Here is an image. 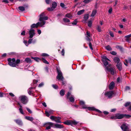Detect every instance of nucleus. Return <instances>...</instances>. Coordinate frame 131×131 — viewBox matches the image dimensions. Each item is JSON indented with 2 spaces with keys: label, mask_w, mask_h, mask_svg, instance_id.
Listing matches in <instances>:
<instances>
[{
  "label": "nucleus",
  "mask_w": 131,
  "mask_h": 131,
  "mask_svg": "<svg viewBox=\"0 0 131 131\" xmlns=\"http://www.w3.org/2000/svg\"><path fill=\"white\" fill-rule=\"evenodd\" d=\"M45 14L44 13L41 14L39 16V20L40 22H38L36 24H32L31 26V28H37L39 26L41 27H44V25L46 23L45 21L47 20L48 18L47 16H45Z\"/></svg>",
  "instance_id": "obj_1"
},
{
  "label": "nucleus",
  "mask_w": 131,
  "mask_h": 131,
  "mask_svg": "<svg viewBox=\"0 0 131 131\" xmlns=\"http://www.w3.org/2000/svg\"><path fill=\"white\" fill-rule=\"evenodd\" d=\"M101 57L102 59V61L105 66L106 72H110L113 75L114 73V69L111 67L110 64H108V61H110V60L105 56H102Z\"/></svg>",
  "instance_id": "obj_2"
},
{
  "label": "nucleus",
  "mask_w": 131,
  "mask_h": 131,
  "mask_svg": "<svg viewBox=\"0 0 131 131\" xmlns=\"http://www.w3.org/2000/svg\"><path fill=\"white\" fill-rule=\"evenodd\" d=\"M80 103L82 106V108L83 109L87 108L89 111H95L99 113H100L99 114H96V115H97L103 117H104V115L102 113L101 111L99 110L96 109L93 107L86 106V105L85 104L84 102L83 101H80Z\"/></svg>",
  "instance_id": "obj_3"
},
{
  "label": "nucleus",
  "mask_w": 131,
  "mask_h": 131,
  "mask_svg": "<svg viewBox=\"0 0 131 131\" xmlns=\"http://www.w3.org/2000/svg\"><path fill=\"white\" fill-rule=\"evenodd\" d=\"M46 126V130L50 129L51 127L59 129L64 128V126L62 125L57 123L55 124L51 122H47L44 123L43 126Z\"/></svg>",
  "instance_id": "obj_4"
},
{
  "label": "nucleus",
  "mask_w": 131,
  "mask_h": 131,
  "mask_svg": "<svg viewBox=\"0 0 131 131\" xmlns=\"http://www.w3.org/2000/svg\"><path fill=\"white\" fill-rule=\"evenodd\" d=\"M38 82V80H34L33 81V84H31V85H34V87H31L28 90V94L30 95L34 96V94L32 92V90L35 89L36 86V83Z\"/></svg>",
  "instance_id": "obj_5"
},
{
  "label": "nucleus",
  "mask_w": 131,
  "mask_h": 131,
  "mask_svg": "<svg viewBox=\"0 0 131 131\" xmlns=\"http://www.w3.org/2000/svg\"><path fill=\"white\" fill-rule=\"evenodd\" d=\"M18 99L24 104H26L28 101L27 97L25 95L20 96L18 97Z\"/></svg>",
  "instance_id": "obj_6"
},
{
  "label": "nucleus",
  "mask_w": 131,
  "mask_h": 131,
  "mask_svg": "<svg viewBox=\"0 0 131 131\" xmlns=\"http://www.w3.org/2000/svg\"><path fill=\"white\" fill-rule=\"evenodd\" d=\"M57 70L58 75L56 77V79L59 81L64 79L63 74L61 71L58 68H57Z\"/></svg>",
  "instance_id": "obj_7"
},
{
  "label": "nucleus",
  "mask_w": 131,
  "mask_h": 131,
  "mask_svg": "<svg viewBox=\"0 0 131 131\" xmlns=\"http://www.w3.org/2000/svg\"><path fill=\"white\" fill-rule=\"evenodd\" d=\"M129 126L128 124L123 123L121 126V128L123 131H130L129 129Z\"/></svg>",
  "instance_id": "obj_8"
},
{
  "label": "nucleus",
  "mask_w": 131,
  "mask_h": 131,
  "mask_svg": "<svg viewBox=\"0 0 131 131\" xmlns=\"http://www.w3.org/2000/svg\"><path fill=\"white\" fill-rule=\"evenodd\" d=\"M35 30L32 28H30L29 30V34L30 38H32L35 35Z\"/></svg>",
  "instance_id": "obj_9"
},
{
  "label": "nucleus",
  "mask_w": 131,
  "mask_h": 131,
  "mask_svg": "<svg viewBox=\"0 0 131 131\" xmlns=\"http://www.w3.org/2000/svg\"><path fill=\"white\" fill-rule=\"evenodd\" d=\"M114 94V93L112 91H110L105 93V95L109 98H112V95Z\"/></svg>",
  "instance_id": "obj_10"
},
{
  "label": "nucleus",
  "mask_w": 131,
  "mask_h": 131,
  "mask_svg": "<svg viewBox=\"0 0 131 131\" xmlns=\"http://www.w3.org/2000/svg\"><path fill=\"white\" fill-rule=\"evenodd\" d=\"M70 95L71 93L68 92L67 95V98L68 99L70 102H73L74 101V96L72 95L70 97H69V96Z\"/></svg>",
  "instance_id": "obj_11"
},
{
  "label": "nucleus",
  "mask_w": 131,
  "mask_h": 131,
  "mask_svg": "<svg viewBox=\"0 0 131 131\" xmlns=\"http://www.w3.org/2000/svg\"><path fill=\"white\" fill-rule=\"evenodd\" d=\"M14 121L17 125L20 126L23 125V123L20 119H14Z\"/></svg>",
  "instance_id": "obj_12"
},
{
  "label": "nucleus",
  "mask_w": 131,
  "mask_h": 131,
  "mask_svg": "<svg viewBox=\"0 0 131 131\" xmlns=\"http://www.w3.org/2000/svg\"><path fill=\"white\" fill-rule=\"evenodd\" d=\"M8 61V64L10 66L15 67L16 65L15 63L11 61V59L10 58H8L7 59Z\"/></svg>",
  "instance_id": "obj_13"
},
{
  "label": "nucleus",
  "mask_w": 131,
  "mask_h": 131,
  "mask_svg": "<svg viewBox=\"0 0 131 131\" xmlns=\"http://www.w3.org/2000/svg\"><path fill=\"white\" fill-rule=\"evenodd\" d=\"M117 119H121L124 117V114H116Z\"/></svg>",
  "instance_id": "obj_14"
},
{
  "label": "nucleus",
  "mask_w": 131,
  "mask_h": 131,
  "mask_svg": "<svg viewBox=\"0 0 131 131\" xmlns=\"http://www.w3.org/2000/svg\"><path fill=\"white\" fill-rule=\"evenodd\" d=\"M115 86V84L114 82H112L110 84L109 88L110 90H112L113 89Z\"/></svg>",
  "instance_id": "obj_15"
},
{
  "label": "nucleus",
  "mask_w": 131,
  "mask_h": 131,
  "mask_svg": "<svg viewBox=\"0 0 131 131\" xmlns=\"http://www.w3.org/2000/svg\"><path fill=\"white\" fill-rule=\"evenodd\" d=\"M116 67L117 69L119 71L122 70V65L120 63H117L116 64Z\"/></svg>",
  "instance_id": "obj_16"
},
{
  "label": "nucleus",
  "mask_w": 131,
  "mask_h": 131,
  "mask_svg": "<svg viewBox=\"0 0 131 131\" xmlns=\"http://www.w3.org/2000/svg\"><path fill=\"white\" fill-rule=\"evenodd\" d=\"M25 118L28 121L31 122H32L34 119L33 117L28 116H26L25 117Z\"/></svg>",
  "instance_id": "obj_17"
},
{
  "label": "nucleus",
  "mask_w": 131,
  "mask_h": 131,
  "mask_svg": "<svg viewBox=\"0 0 131 131\" xmlns=\"http://www.w3.org/2000/svg\"><path fill=\"white\" fill-rule=\"evenodd\" d=\"M61 118L59 117H56V120H55V122L57 123H61L62 122L60 120Z\"/></svg>",
  "instance_id": "obj_18"
},
{
  "label": "nucleus",
  "mask_w": 131,
  "mask_h": 131,
  "mask_svg": "<svg viewBox=\"0 0 131 131\" xmlns=\"http://www.w3.org/2000/svg\"><path fill=\"white\" fill-rule=\"evenodd\" d=\"M78 122L75 121H71V125L72 126H73L77 125Z\"/></svg>",
  "instance_id": "obj_19"
},
{
  "label": "nucleus",
  "mask_w": 131,
  "mask_h": 131,
  "mask_svg": "<svg viewBox=\"0 0 131 131\" xmlns=\"http://www.w3.org/2000/svg\"><path fill=\"white\" fill-rule=\"evenodd\" d=\"M113 60L115 62L117 63H119V62L120 60L119 59L118 57H115L114 58Z\"/></svg>",
  "instance_id": "obj_20"
},
{
  "label": "nucleus",
  "mask_w": 131,
  "mask_h": 131,
  "mask_svg": "<svg viewBox=\"0 0 131 131\" xmlns=\"http://www.w3.org/2000/svg\"><path fill=\"white\" fill-rule=\"evenodd\" d=\"M97 12L96 10V9L93 10L92 13L91 15V16L92 17H94L96 14Z\"/></svg>",
  "instance_id": "obj_21"
},
{
  "label": "nucleus",
  "mask_w": 131,
  "mask_h": 131,
  "mask_svg": "<svg viewBox=\"0 0 131 131\" xmlns=\"http://www.w3.org/2000/svg\"><path fill=\"white\" fill-rule=\"evenodd\" d=\"M31 58L37 62H39L41 60V59L38 57H32Z\"/></svg>",
  "instance_id": "obj_22"
},
{
  "label": "nucleus",
  "mask_w": 131,
  "mask_h": 131,
  "mask_svg": "<svg viewBox=\"0 0 131 131\" xmlns=\"http://www.w3.org/2000/svg\"><path fill=\"white\" fill-rule=\"evenodd\" d=\"M57 5V3L55 2H54L52 3L51 6L52 8L54 9L56 7Z\"/></svg>",
  "instance_id": "obj_23"
},
{
  "label": "nucleus",
  "mask_w": 131,
  "mask_h": 131,
  "mask_svg": "<svg viewBox=\"0 0 131 131\" xmlns=\"http://www.w3.org/2000/svg\"><path fill=\"white\" fill-rule=\"evenodd\" d=\"M84 11L85 10L84 9L79 10L77 14L78 15H81L82 14L84 13Z\"/></svg>",
  "instance_id": "obj_24"
},
{
  "label": "nucleus",
  "mask_w": 131,
  "mask_h": 131,
  "mask_svg": "<svg viewBox=\"0 0 131 131\" xmlns=\"http://www.w3.org/2000/svg\"><path fill=\"white\" fill-rule=\"evenodd\" d=\"M63 123L66 125H71V121L67 120Z\"/></svg>",
  "instance_id": "obj_25"
},
{
  "label": "nucleus",
  "mask_w": 131,
  "mask_h": 131,
  "mask_svg": "<svg viewBox=\"0 0 131 131\" xmlns=\"http://www.w3.org/2000/svg\"><path fill=\"white\" fill-rule=\"evenodd\" d=\"M25 61L27 63H30L31 62V60L29 58H26L25 59Z\"/></svg>",
  "instance_id": "obj_26"
},
{
  "label": "nucleus",
  "mask_w": 131,
  "mask_h": 131,
  "mask_svg": "<svg viewBox=\"0 0 131 131\" xmlns=\"http://www.w3.org/2000/svg\"><path fill=\"white\" fill-rule=\"evenodd\" d=\"M40 122L39 121L36 119V120H34V121H33L32 123L35 125H37Z\"/></svg>",
  "instance_id": "obj_27"
},
{
  "label": "nucleus",
  "mask_w": 131,
  "mask_h": 131,
  "mask_svg": "<svg viewBox=\"0 0 131 131\" xmlns=\"http://www.w3.org/2000/svg\"><path fill=\"white\" fill-rule=\"evenodd\" d=\"M131 37V34L127 36H125V37L126 38V40L127 41H129L128 38Z\"/></svg>",
  "instance_id": "obj_28"
},
{
  "label": "nucleus",
  "mask_w": 131,
  "mask_h": 131,
  "mask_svg": "<svg viewBox=\"0 0 131 131\" xmlns=\"http://www.w3.org/2000/svg\"><path fill=\"white\" fill-rule=\"evenodd\" d=\"M41 61L42 62H43L44 63L47 64H49V62L47 61L45 59L43 58H42V59Z\"/></svg>",
  "instance_id": "obj_29"
},
{
  "label": "nucleus",
  "mask_w": 131,
  "mask_h": 131,
  "mask_svg": "<svg viewBox=\"0 0 131 131\" xmlns=\"http://www.w3.org/2000/svg\"><path fill=\"white\" fill-rule=\"evenodd\" d=\"M19 9L22 12L24 11L25 10V8L23 6H20L18 7Z\"/></svg>",
  "instance_id": "obj_30"
},
{
  "label": "nucleus",
  "mask_w": 131,
  "mask_h": 131,
  "mask_svg": "<svg viewBox=\"0 0 131 131\" xmlns=\"http://www.w3.org/2000/svg\"><path fill=\"white\" fill-rule=\"evenodd\" d=\"M89 18V15L88 14H85L84 17V18L85 20H86Z\"/></svg>",
  "instance_id": "obj_31"
},
{
  "label": "nucleus",
  "mask_w": 131,
  "mask_h": 131,
  "mask_svg": "<svg viewBox=\"0 0 131 131\" xmlns=\"http://www.w3.org/2000/svg\"><path fill=\"white\" fill-rule=\"evenodd\" d=\"M105 48L108 51H111L112 50V49L111 47L109 45H108L105 47Z\"/></svg>",
  "instance_id": "obj_32"
},
{
  "label": "nucleus",
  "mask_w": 131,
  "mask_h": 131,
  "mask_svg": "<svg viewBox=\"0 0 131 131\" xmlns=\"http://www.w3.org/2000/svg\"><path fill=\"white\" fill-rule=\"evenodd\" d=\"M60 94L61 96H63L64 94V92L63 90H61L60 92Z\"/></svg>",
  "instance_id": "obj_33"
},
{
  "label": "nucleus",
  "mask_w": 131,
  "mask_h": 131,
  "mask_svg": "<svg viewBox=\"0 0 131 131\" xmlns=\"http://www.w3.org/2000/svg\"><path fill=\"white\" fill-rule=\"evenodd\" d=\"M65 16L70 18H71L72 17V16L70 14H66Z\"/></svg>",
  "instance_id": "obj_34"
},
{
  "label": "nucleus",
  "mask_w": 131,
  "mask_h": 131,
  "mask_svg": "<svg viewBox=\"0 0 131 131\" xmlns=\"http://www.w3.org/2000/svg\"><path fill=\"white\" fill-rule=\"evenodd\" d=\"M116 48L117 49H119L121 51H123V48L121 46H117L116 47Z\"/></svg>",
  "instance_id": "obj_35"
},
{
  "label": "nucleus",
  "mask_w": 131,
  "mask_h": 131,
  "mask_svg": "<svg viewBox=\"0 0 131 131\" xmlns=\"http://www.w3.org/2000/svg\"><path fill=\"white\" fill-rule=\"evenodd\" d=\"M131 103L130 102H127L125 103L124 106L125 107H127L130 105Z\"/></svg>",
  "instance_id": "obj_36"
},
{
  "label": "nucleus",
  "mask_w": 131,
  "mask_h": 131,
  "mask_svg": "<svg viewBox=\"0 0 131 131\" xmlns=\"http://www.w3.org/2000/svg\"><path fill=\"white\" fill-rule=\"evenodd\" d=\"M63 20V21L65 23L69 22L70 21L69 19L66 18H64Z\"/></svg>",
  "instance_id": "obj_37"
},
{
  "label": "nucleus",
  "mask_w": 131,
  "mask_h": 131,
  "mask_svg": "<svg viewBox=\"0 0 131 131\" xmlns=\"http://www.w3.org/2000/svg\"><path fill=\"white\" fill-rule=\"evenodd\" d=\"M92 21L91 20H89L88 23V26L89 27H91L92 26Z\"/></svg>",
  "instance_id": "obj_38"
},
{
  "label": "nucleus",
  "mask_w": 131,
  "mask_h": 131,
  "mask_svg": "<svg viewBox=\"0 0 131 131\" xmlns=\"http://www.w3.org/2000/svg\"><path fill=\"white\" fill-rule=\"evenodd\" d=\"M97 29L99 32H100L101 31V27L100 26H98L97 27Z\"/></svg>",
  "instance_id": "obj_39"
},
{
  "label": "nucleus",
  "mask_w": 131,
  "mask_h": 131,
  "mask_svg": "<svg viewBox=\"0 0 131 131\" xmlns=\"http://www.w3.org/2000/svg\"><path fill=\"white\" fill-rule=\"evenodd\" d=\"M126 61L127 63H129L131 64V58H129L128 60H126Z\"/></svg>",
  "instance_id": "obj_40"
},
{
  "label": "nucleus",
  "mask_w": 131,
  "mask_h": 131,
  "mask_svg": "<svg viewBox=\"0 0 131 131\" xmlns=\"http://www.w3.org/2000/svg\"><path fill=\"white\" fill-rule=\"evenodd\" d=\"M92 0H84L83 2L87 4L90 2Z\"/></svg>",
  "instance_id": "obj_41"
},
{
  "label": "nucleus",
  "mask_w": 131,
  "mask_h": 131,
  "mask_svg": "<svg viewBox=\"0 0 131 131\" xmlns=\"http://www.w3.org/2000/svg\"><path fill=\"white\" fill-rule=\"evenodd\" d=\"M26 108L27 110L29 113L30 114H31L32 113V111L29 108L27 107H26Z\"/></svg>",
  "instance_id": "obj_42"
},
{
  "label": "nucleus",
  "mask_w": 131,
  "mask_h": 131,
  "mask_svg": "<svg viewBox=\"0 0 131 131\" xmlns=\"http://www.w3.org/2000/svg\"><path fill=\"white\" fill-rule=\"evenodd\" d=\"M77 23V19H75L74 21L72 23V24L74 25H76Z\"/></svg>",
  "instance_id": "obj_43"
},
{
  "label": "nucleus",
  "mask_w": 131,
  "mask_h": 131,
  "mask_svg": "<svg viewBox=\"0 0 131 131\" xmlns=\"http://www.w3.org/2000/svg\"><path fill=\"white\" fill-rule=\"evenodd\" d=\"M50 118L52 120L54 121H55V120H56V117L53 116H51L50 117Z\"/></svg>",
  "instance_id": "obj_44"
},
{
  "label": "nucleus",
  "mask_w": 131,
  "mask_h": 131,
  "mask_svg": "<svg viewBox=\"0 0 131 131\" xmlns=\"http://www.w3.org/2000/svg\"><path fill=\"white\" fill-rule=\"evenodd\" d=\"M91 38V37H88L86 36V40L89 42H90L91 41L90 38Z\"/></svg>",
  "instance_id": "obj_45"
},
{
  "label": "nucleus",
  "mask_w": 131,
  "mask_h": 131,
  "mask_svg": "<svg viewBox=\"0 0 131 131\" xmlns=\"http://www.w3.org/2000/svg\"><path fill=\"white\" fill-rule=\"evenodd\" d=\"M109 33L110 36L113 38L114 37V35L112 31H109Z\"/></svg>",
  "instance_id": "obj_46"
},
{
  "label": "nucleus",
  "mask_w": 131,
  "mask_h": 131,
  "mask_svg": "<svg viewBox=\"0 0 131 131\" xmlns=\"http://www.w3.org/2000/svg\"><path fill=\"white\" fill-rule=\"evenodd\" d=\"M52 87L55 89H57L58 88V86L55 84H53L52 85Z\"/></svg>",
  "instance_id": "obj_47"
},
{
  "label": "nucleus",
  "mask_w": 131,
  "mask_h": 131,
  "mask_svg": "<svg viewBox=\"0 0 131 131\" xmlns=\"http://www.w3.org/2000/svg\"><path fill=\"white\" fill-rule=\"evenodd\" d=\"M110 118L111 119H117L116 117V114L115 116H111Z\"/></svg>",
  "instance_id": "obj_48"
},
{
  "label": "nucleus",
  "mask_w": 131,
  "mask_h": 131,
  "mask_svg": "<svg viewBox=\"0 0 131 131\" xmlns=\"http://www.w3.org/2000/svg\"><path fill=\"white\" fill-rule=\"evenodd\" d=\"M54 9L52 8V7H51L48 8L47 9V10L49 11H53V10Z\"/></svg>",
  "instance_id": "obj_49"
},
{
  "label": "nucleus",
  "mask_w": 131,
  "mask_h": 131,
  "mask_svg": "<svg viewBox=\"0 0 131 131\" xmlns=\"http://www.w3.org/2000/svg\"><path fill=\"white\" fill-rule=\"evenodd\" d=\"M24 43L25 45L27 46H28L29 45V44L28 42V41L27 42L26 40H24Z\"/></svg>",
  "instance_id": "obj_50"
},
{
  "label": "nucleus",
  "mask_w": 131,
  "mask_h": 131,
  "mask_svg": "<svg viewBox=\"0 0 131 131\" xmlns=\"http://www.w3.org/2000/svg\"><path fill=\"white\" fill-rule=\"evenodd\" d=\"M124 117H125L126 118H128L131 117V116L129 115H127L126 114H124Z\"/></svg>",
  "instance_id": "obj_51"
},
{
  "label": "nucleus",
  "mask_w": 131,
  "mask_h": 131,
  "mask_svg": "<svg viewBox=\"0 0 131 131\" xmlns=\"http://www.w3.org/2000/svg\"><path fill=\"white\" fill-rule=\"evenodd\" d=\"M19 110L20 112L22 114L24 115V113L23 112L22 108L19 109Z\"/></svg>",
  "instance_id": "obj_52"
},
{
  "label": "nucleus",
  "mask_w": 131,
  "mask_h": 131,
  "mask_svg": "<svg viewBox=\"0 0 131 131\" xmlns=\"http://www.w3.org/2000/svg\"><path fill=\"white\" fill-rule=\"evenodd\" d=\"M20 62V60L19 59H17L16 60V61H15V63L16 65L17 64L19 63Z\"/></svg>",
  "instance_id": "obj_53"
},
{
  "label": "nucleus",
  "mask_w": 131,
  "mask_h": 131,
  "mask_svg": "<svg viewBox=\"0 0 131 131\" xmlns=\"http://www.w3.org/2000/svg\"><path fill=\"white\" fill-rule=\"evenodd\" d=\"M44 85V83L43 82H41L38 85V87H42Z\"/></svg>",
  "instance_id": "obj_54"
},
{
  "label": "nucleus",
  "mask_w": 131,
  "mask_h": 131,
  "mask_svg": "<svg viewBox=\"0 0 131 131\" xmlns=\"http://www.w3.org/2000/svg\"><path fill=\"white\" fill-rule=\"evenodd\" d=\"M33 39L31 38H30V39H29L28 41V43L29 44H31L32 43V40Z\"/></svg>",
  "instance_id": "obj_55"
},
{
  "label": "nucleus",
  "mask_w": 131,
  "mask_h": 131,
  "mask_svg": "<svg viewBox=\"0 0 131 131\" xmlns=\"http://www.w3.org/2000/svg\"><path fill=\"white\" fill-rule=\"evenodd\" d=\"M110 53L114 55H115L116 54V53L114 51H112L110 52Z\"/></svg>",
  "instance_id": "obj_56"
},
{
  "label": "nucleus",
  "mask_w": 131,
  "mask_h": 131,
  "mask_svg": "<svg viewBox=\"0 0 131 131\" xmlns=\"http://www.w3.org/2000/svg\"><path fill=\"white\" fill-rule=\"evenodd\" d=\"M41 55L44 57L49 56V55L46 53H42L41 54Z\"/></svg>",
  "instance_id": "obj_57"
},
{
  "label": "nucleus",
  "mask_w": 131,
  "mask_h": 131,
  "mask_svg": "<svg viewBox=\"0 0 131 131\" xmlns=\"http://www.w3.org/2000/svg\"><path fill=\"white\" fill-rule=\"evenodd\" d=\"M45 114L47 116L49 117L50 116V114L48 112L46 111Z\"/></svg>",
  "instance_id": "obj_58"
},
{
  "label": "nucleus",
  "mask_w": 131,
  "mask_h": 131,
  "mask_svg": "<svg viewBox=\"0 0 131 131\" xmlns=\"http://www.w3.org/2000/svg\"><path fill=\"white\" fill-rule=\"evenodd\" d=\"M86 36L88 37H91L90 33L88 31L86 32Z\"/></svg>",
  "instance_id": "obj_59"
},
{
  "label": "nucleus",
  "mask_w": 131,
  "mask_h": 131,
  "mask_svg": "<svg viewBox=\"0 0 131 131\" xmlns=\"http://www.w3.org/2000/svg\"><path fill=\"white\" fill-rule=\"evenodd\" d=\"M51 1V0H45V2L47 4H49Z\"/></svg>",
  "instance_id": "obj_60"
},
{
  "label": "nucleus",
  "mask_w": 131,
  "mask_h": 131,
  "mask_svg": "<svg viewBox=\"0 0 131 131\" xmlns=\"http://www.w3.org/2000/svg\"><path fill=\"white\" fill-rule=\"evenodd\" d=\"M60 6L62 8H64V5L63 3H61L60 4Z\"/></svg>",
  "instance_id": "obj_61"
},
{
  "label": "nucleus",
  "mask_w": 131,
  "mask_h": 131,
  "mask_svg": "<svg viewBox=\"0 0 131 131\" xmlns=\"http://www.w3.org/2000/svg\"><path fill=\"white\" fill-rule=\"evenodd\" d=\"M60 81H62V84L63 85H64L66 83V81H64V79H63L62 80H61Z\"/></svg>",
  "instance_id": "obj_62"
},
{
  "label": "nucleus",
  "mask_w": 131,
  "mask_h": 131,
  "mask_svg": "<svg viewBox=\"0 0 131 131\" xmlns=\"http://www.w3.org/2000/svg\"><path fill=\"white\" fill-rule=\"evenodd\" d=\"M25 31H23L21 33V35L25 36Z\"/></svg>",
  "instance_id": "obj_63"
},
{
  "label": "nucleus",
  "mask_w": 131,
  "mask_h": 131,
  "mask_svg": "<svg viewBox=\"0 0 131 131\" xmlns=\"http://www.w3.org/2000/svg\"><path fill=\"white\" fill-rule=\"evenodd\" d=\"M61 54L63 56H64V49H63L62 51H61Z\"/></svg>",
  "instance_id": "obj_64"
}]
</instances>
